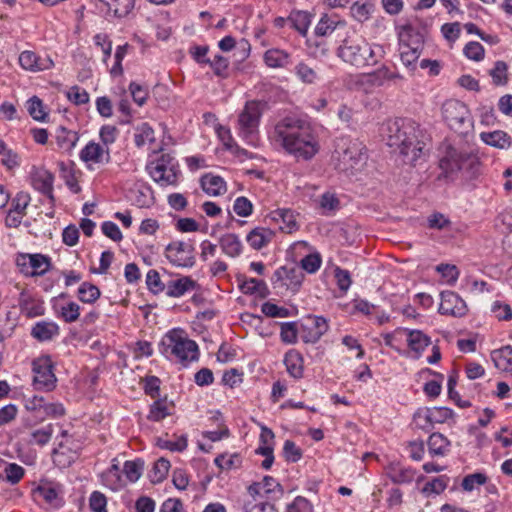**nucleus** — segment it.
<instances>
[{"label":"nucleus","mask_w":512,"mask_h":512,"mask_svg":"<svg viewBox=\"0 0 512 512\" xmlns=\"http://www.w3.org/2000/svg\"><path fill=\"white\" fill-rule=\"evenodd\" d=\"M269 138L296 159L310 160L320 149L311 125L296 116H286L279 120Z\"/></svg>","instance_id":"obj_1"},{"label":"nucleus","mask_w":512,"mask_h":512,"mask_svg":"<svg viewBox=\"0 0 512 512\" xmlns=\"http://www.w3.org/2000/svg\"><path fill=\"white\" fill-rule=\"evenodd\" d=\"M430 136L409 118H398L387 125V144L399 150L404 162L414 165L428 151Z\"/></svg>","instance_id":"obj_2"},{"label":"nucleus","mask_w":512,"mask_h":512,"mask_svg":"<svg viewBox=\"0 0 512 512\" xmlns=\"http://www.w3.org/2000/svg\"><path fill=\"white\" fill-rule=\"evenodd\" d=\"M384 55L382 46L370 45L366 39L356 31L347 33L342 44L337 49V56L344 62L364 68L376 65Z\"/></svg>","instance_id":"obj_3"},{"label":"nucleus","mask_w":512,"mask_h":512,"mask_svg":"<svg viewBox=\"0 0 512 512\" xmlns=\"http://www.w3.org/2000/svg\"><path fill=\"white\" fill-rule=\"evenodd\" d=\"M159 352L166 358L174 356L180 362L193 361L198 358V345L188 339L182 329H172L161 339Z\"/></svg>","instance_id":"obj_4"},{"label":"nucleus","mask_w":512,"mask_h":512,"mask_svg":"<svg viewBox=\"0 0 512 512\" xmlns=\"http://www.w3.org/2000/svg\"><path fill=\"white\" fill-rule=\"evenodd\" d=\"M146 170L161 187L177 186L181 176L177 160L169 153L162 154L156 161L149 162Z\"/></svg>","instance_id":"obj_5"},{"label":"nucleus","mask_w":512,"mask_h":512,"mask_svg":"<svg viewBox=\"0 0 512 512\" xmlns=\"http://www.w3.org/2000/svg\"><path fill=\"white\" fill-rule=\"evenodd\" d=\"M442 116L448 126L459 134H466L472 127L470 111L459 100L445 101L442 105Z\"/></svg>","instance_id":"obj_6"},{"label":"nucleus","mask_w":512,"mask_h":512,"mask_svg":"<svg viewBox=\"0 0 512 512\" xmlns=\"http://www.w3.org/2000/svg\"><path fill=\"white\" fill-rule=\"evenodd\" d=\"M261 116L260 102L255 100L246 102L238 116L239 135L248 143L253 144L256 139Z\"/></svg>","instance_id":"obj_7"},{"label":"nucleus","mask_w":512,"mask_h":512,"mask_svg":"<svg viewBox=\"0 0 512 512\" xmlns=\"http://www.w3.org/2000/svg\"><path fill=\"white\" fill-rule=\"evenodd\" d=\"M33 385L37 390L51 391L56 385V376L53 372V363L49 356L39 357L32 362Z\"/></svg>","instance_id":"obj_8"},{"label":"nucleus","mask_w":512,"mask_h":512,"mask_svg":"<svg viewBox=\"0 0 512 512\" xmlns=\"http://www.w3.org/2000/svg\"><path fill=\"white\" fill-rule=\"evenodd\" d=\"M16 265L26 277L44 275L50 268V258L43 254L19 253L16 256Z\"/></svg>","instance_id":"obj_9"},{"label":"nucleus","mask_w":512,"mask_h":512,"mask_svg":"<svg viewBox=\"0 0 512 512\" xmlns=\"http://www.w3.org/2000/svg\"><path fill=\"white\" fill-rule=\"evenodd\" d=\"M194 246L190 242L173 241L166 246V258L174 266L191 268L195 264Z\"/></svg>","instance_id":"obj_10"},{"label":"nucleus","mask_w":512,"mask_h":512,"mask_svg":"<svg viewBox=\"0 0 512 512\" xmlns=\"http://www.w3.org/2000/svg\"><path fill=\"white\" fill-rule=\"evenodd\" d=\"M304 279L303 271L296 266H281L273 274L271 281L274 288H283L296 293Z\"/></svg>","instance_id":"obj_11"},{"label":"nucleus","mask_w":512,"mask_h":512,"mask_svg":"<svg viewBox=\"0 0 512 512\" xmlns=\"http://www.w3.org/2000/svg\"><path fill=\"white\" fill-rule=\"evenodd\" d=\"M326 318L317 315H308L301 324V339L305 343H316L328 331Z\"/></svg>","instance_id":"obj_12"},{"label":"nucleus","mask_w":512,"mask_h":512,"mask_svg":"<svg viewBox=\"0 0 512 512\" xmlns=\"http://www.w3.org/2000/svg\"><path fill=\"white\" fill-rule=\"evenodd\" d=\"M474 162V156L458 152L454 148H449L446 152V155L440 160V168L442 169L445 177L452 178L453 175L457 172L463 170V165L465 163Z\"/></svg>","instance_id":"obj_13"},{"label":"nucleus","mask_w":512,"mask_h":512,"mask_svg":"<svg viewBox=\"0 0 512 512\" xmlns=\"http://www.w3.org/2000/svg\"><path fill=\"white\" fill-rule=\"evenodd\" d=\"M441 303L439 305V313L453 317H463L466 315L468 308L466 302L453 291H443L440 294Z\"/></svg>","instance_id":"obj_14"},{"label":"nucleus","mask_w":512,"mask_h":512,"mask_svg":"<svg viewBox=\"0 0 512 512\" xmlns=\"http://www.w3.org/2000/svg\"><path fill=\"white\" fill-rule=\"evenodd\" d=\"M396 332L406 334V341L409 349L414 352V358L419 359L423 351L431 344V338L421 330H410L406 328H398Z\"/></svg>","instance_id":"obj_15"},{"label":"nucleus","mask_w":512,"mask_h":512,"mask_svg":"<svg viewBox=\"0 0 512 512\" xmlns=\"http://www.w3.org/2000/svg\"><path fill=\"white\" fill-rule=\"evenodd\" d=\"M53 183L54 175L48 170L41 169L32 175L33 187L49 199L51 207L55 205Z\"/></svg>","instance_id":"obj_16"},{"label":"nucleus","mask_w":512,"mask_h":512,"mask_svg":"<svg viewBox=\"0 0 512 512\" xmlns=\"http://www.w3.org/2000/svg\"><path fill=\"white\" fill-rule=\"evenodd\" d=\"M424 45L423 34L412 25H404L399 32V47L422 52Z\"/></svg>","instance_id":"obj_17"},{"label":"nucleus","mask_w":512,"mask_h":512,"mask_svg":"<svg viewBox=\"0 0 512 512\" xmlns=\"http://www.w3.org/2000/svg\"><path fill=\"white\" fill-rule=\"evenodd\" d=\"M393 79H402V76L399 73L391 72L386 66H382L371 73H365L360 76L361 83L371 87H380L387 80Z\"/></svg>","instance_id":"obj_18"},{"label":"nucleus","mask_w":512,"mask_h":512,"mask_svg":"<svg viewBox=\"0 0 512 512\" xmlns=\"http://www.w3.org/2000/svg\"><path fill=\"white\" fill-rule=\"evenodd\" d=\"M365 147L358 141H348L340 155L341 161L349 164L351 168L363 162L366 157L364 153Z\"/></svg>","instance_id":"obj_19"},{"label":"nucleus","mask_w":512,"mask_h":512,"mask_svg":"<svg viewBox=\"0 0 512 512\" xmlns=\"http://www.w3.org/2000/svg\"><path fill=\"white\" fill-rule=\"evenodd\" d=\"M199 288V284L189 276H182L176 280H170L166 285V295L179 298L189 291Z\"/></svg>","instance_id":"obj_20"},{"label":"nucleus","mask_w":512,"mask_h":512,"mask_svg":"<svg viewBox=\"0 0 512 512\" xmlns=\"http://www.w3.org/2000/svg\"><path fill=\"white\" fill-rule=\"evenodd\" d=\"M266 218H270L273 222L281 223L279 228L286 233H292L298 229L295 214L291 209L281 208L274 210Z\"/></svg>","instance_id":"obj_21"},{"label":"nucleus","mask_w":512,"mask_h":512,"mask_svg":"<svg viewBox=\"0 0 512 512\" xmlns=\"http://www.w3.org/2000/svg\"><path fill=\"white\" fill-rule=\"evenodd\" d=\"M385 471L387 477L398 485L409 484L415 477V471L411 467L402 466L400 463H390Z\"/></svg>","instance_id":"obj_22"},{"label":"nucleus","mask_w":512,"mask_h":512,"mask_svg":"<svg viewBox=\"0 0 512 512\" xmlns=\"http://www.w3.org/2000/svg\"><path fill=\"white\" fill-rule=\"evenodd\" d=\"M275 233L269 228L256 227L246 236V241L254 250H260L271 242Z\"/></svg>","instance_id":"obj_23"},{"label":"nucleus","mask_w":512,"mask_h":512,"mask_svg":"<svg viewBox=\"0 0 512 512\" xmlns=\"http://www.w3.org/2000/svg\"><path fill=\"white\" fill-rule=\"evenodd\" d=\"M174 409V403L168 401L167 397L156 398V400L150 405L149 414L147 419L153 422H159L170 416Z\"/></svg>","instance_id":"obj_24"},{"label":"nucleus","mask_w":512,"mask_h":512,"mask_svg":"<svg viewBox=\"0 0 512 512\" xmlns=\"http://www.w3.org/2000/svg\"><path fill=\"white\" fill-rule=\"evenodd\" d=\"M200 185L203 191L209 196H219L226 192V183L223 178L211 173L201 177Z\"/></svg>","instance_id":"obj_25"},{"label":"nucleus","mask_w":512,"mask_h":512,"mask_svg":"<svg viewBox=\"0 0 512 512\" xmlns=\"http://www.w3.org/2000/svg\"><path fill=\"white\" fill-rule=\"evenodd\" d=\"M104 154H106V162H109V150L104 151L99 143L89 142L80 152V158L84 162L102 163Z\"/></svg>","instance_id":"obj_26"},{"label":"nucleus","mask_w":512,"mask_h":512,"mask_svg":"<svg viewBox=\"0 0 512 512\" xmlns=\"http://www.w3.org/2000/svg\"><path fill=\"white\" fill-rule=\"evenodd\" d=\"M451 442L442 433H432L427 441L428 451L432 457L445 456L449 452Z\"/></svg>","instance_id":"obj_27"},{"label":"nucleus","mask_w":512,"mask_h":512,"mask_svg":"<svg viewBox=\"0 0 512 512\" xmlns=\"http://www.w3.org/2000/svg\"><path fill=\"white\" fill-rule=\"evenodd\" d=\"M59 334V326L54 322L40 321L31 329V335L40 342L52 340Z\"/></svg>","instance_id":"obj_28"},{"label":"nucleus","mask_w":512,"mask_h":512,"mask_svg":"<svg viewBox=\"0 0 512 512\" xmlns=\"http://www.w3.org/2000/svg\"><path fill=\"white\" fill-rule=\"evenodd\" d=\"M222 252L229 257H237L242 253V242L238 235L227 233L219 238Z\"/></svg>","instance_id":"obj_29"},{"label":"nucleus","mask_w":512,"mask_h":512,"mask_svg":"<svg viewBox=\"0 0 512 512\" xmlns=\"http://www.w3.org/2000/svg\"><path fill=\"white\" fill-rule=\"evenodd\" d=\"M284 364L287 372L294 379H301L303 377V357L295 350H290L285 354Z\"/></svg>","instance_id":"obj_30"},{"label":"nucleus","mask_w":512,"mask_h":512,"mask_svg":"<svg viewBox=\"0 0 512 512\" xmlns=\"http://www.w3.org/2000/svg\"><path fill=\"white\" fill-rule=\"evenodd\" d=\"M481 140L492 147L505 149L511 146V137L502 130L493 132H482L480 134Z\"/></svg>","instance_id":"obj_31"},{"label":"nucleus","mask_w":512,"mask_h":512,"mask_svg":"<svg viewBox=\"0 0 512 512\" xmlns=\"http://www.w3.org/2000/svg\"><path fill=\"white\" fill-rule=\"evenodd\" d=\"M103 2L108 11L117 18L128 16L135 7V0H99Z\"/></svg>","instance_id":"obj_32"},{"label":"nucleus","mask_w":512,"mask_h":512,"mask_svg":"<svg viewBox=\"0 0 512 512\" xmlns=\"http://www.w3.org/2000/svg\"><path fill=\"white\" fill-rule=\"evenodd\" d=\"M491 358L498 369L508 371L512 368V346L506 345L491 352Z\"/></svg>","instance_id":"obj_33"},{"label":"nucleus","mask_w":512,"mask_h":512,"mask_svg":"<svg viewBox=\"0 0 512 512\" xmlns=\"http://www.w3.org/2000/svg\"><path fill=\"white\" fill-rule=\"evenodd\" d=\"M78 139H79V136H78L77 132L68 130L63 126H60L56 130L57 145L60 149H62L64 151H68V152L71 151L75 147Z\"/></svg>","instance_id":"obj_34"},{"label":"nucleus","mask_w":512,"mask_h":512,"mask_svg":"<svg viewBox=\"0 0 512 512\" xmlns=\"http://www.w3.org/2000/svg\"><path fill=\"white\" fill-rule=\"evenodd\" d=\"M264 61L271 68H282L290 63V55L284 50L269 49L264 54Z\"/></svg>","instance_id":"obj_35"},{"label":"nucleus","mask_w":512,"mask_h":512,"mask_svg":"<svg viewBox=\"0 0 512 512\" xmlns=\"http://www.w3.org/2000/svg\"><path fill=\"white\" fill-rule=\"evenodd\" d=\"M239 288L244 294L252 295L258 293L261 297H266L268 295L266 283L263 280L256 278L243 280L240 283Z\"/></svg>","instance_id":"obj_36"},{"label":"nucleus","mask_w":512,"mask_h":512,"mask_svg":"<svg viewBox=\"0 0 512 512\" xmlns=\"http://www.w3.org/2000/svg\"><path fill=\"white\" fill-rule=\"evenodd\" d=\"M100 296V289L90 282H83L78 288V299L83 303L93 304Z\"/></svg>","instance_id":"obj_37"},{"label":"nucleus","mask_w":512,"mask_h":512,"mask_svg":"<svg viewBox=\"0 0 512 512\" xmlns=\"http://www.w3.org/2000/svg\"><path fill=\"white\" fill-rule=\"evenodd\" d=\"M374 5L369 1H356L350 7L352 17L358 22H365L370 18Z\"/></svg>","instance_id":"obj_38"},{"label":"nucleus","mask_w":512,"mask_h":512,"mask_svg":"<svg viewBox=\"0 0 512 512\" xmlns=\"http://www.w3.org/2000/svg\"><path fill=\"white\" fill-rule=\"evenodd\" d=\"M170 462L164 457L159 458L149 472V479L152 483L162 482L168 475Z\"/></svg>","instance_id":"obj_39"},{"label":"nucleus","mask_w":512,"mask_h":512,"mask_svg":"<svg viewBox=\"0 0 512 512\" xmlns=\"http://www.w3.org/2000/svg\"><path fill=\"white\" fill-rule=\"evenodd\" d=\"M292 26L303 36L306 35L311 23V15L306 11H296L289 17Z\"/></svg>","instance_id":"obj_40"},{"label":"nucleus","mask_w":512,"mask_h":512,"mask_svg":"<svg viewBox=\"0 0 512 512\" xmlns=\"http://www.w3.org/2000/svg\"><path fill=\"white\" fill-rule=\"evenodd\" d=\"M27 110L29 115L38 122H45L48 114L44 110V104L42 100L33 96L27 101Z\"/></svg>","instance_id":"obj_41"},{"label":"nucleus","mask_w":512,"mask_h":512,"mask_svg":"<svg viewBox=\"0 0 512 512\" xmlns=\"http://www.w3.org/2000/svg\"><path fill=\"white\" fill-rule=\"evenodd\" d=\"M261 486L264 494L270 499H279L284 493L281 484L271 476H265Z\"/></svg>","instance_id":"obj_42"},{"label":"nucleus","mask_w":512,"mask_h":512,"mask_svg":"<svg viewBox=\"0 0 512 512\" xmlns=\"http://www.w3.org/2000/svg\"><path fill=\"white\" fill-rule=\"evenodd\" d=\"M508 65L504 61H496L494 67L490 70L489 75L492 77L493 84L503 86L508 83Z\"/></svg>","instance_id":"obj_43"},{"label":"nucleus","mask_w":512,"mask_h":512,"mask_svg":"<svg viewBox=\"0 0 512 512\" xmlns=\"http://www.w3.org/2000/svg\"><path fill=\"white\" fill-rule=\"evenodd\" d=\"M154 130L148 123H142L136 128L134 142L137 147H142L146 142H154Z\"/></svg>","instance_id":"obj_44"},{"label":"nucleus","mask_w":512,"mask_h":512,"mask_svg":"<svg viewBox=\"0 0 512 512\" xmlns=\"http://www.w3.org/2000/svg\"><path fill=\"white\" fill-rule=\"evenodd\" d=\"M413 419L416 426L426 432L432 430L434 427L429 407L419 408L414 413Z\"/></svg>","instance_id":"obj_45"},{"label":"nucleus","mask_w":512,"mask_h":512,"mask_svg":"<svg viewBox=\"0 0 512 512\" xmlns=\"http://www.w3.org/2000/svg\"><path fill=\"white\" fill-rule=\"evenodd\" d=\"M144 469V461L136 459L133 461H126L124 463L123 471L130 482H136L142 475Z\"/></svg>","instance_id":"obj_46"},{"label":"nucleus","mask_w":512,"mask_h":512,"mask_svg":"<svg viewBox=\"0 0 512 512\" xmlns=\"http://www.w3.org/2000/svg\"><path fill=\"white\" fill-rule=\"evenodd\" d=\"M448 482L449 478L446 475L435 477L424 485L422 492L426 495L432 493L439 495L447 488Z\"/></svg>","instance_id":"obj_47"},{"label":"nucleus","mask_w":512,"mask_h":512,"mask_svg":"<svg viewBox=\"0 0 512 512\" xmlns=\"http://www.w3.org/2000/svg\"><path fill=\"white\" fill-rule=\"evenodd\" d=\"M157 445L172 452H183L188 446V440L186 435H181L175 441L158 439Z\"/></svg>","instance_id":"obj_48"},{"label":"nucleus","mask_w":512,"mask_h":512,"mask_svg":"<svg viewBox=\"0 0 512 512\" xmlns=\"http://www.w3.org/2000/svg\"><path fill=\"white\" fill-rule=\"evenodd\" d=\"M53 425L48 424L40 429H37L31 433L32 440L30 443L37 444L39 446L46 445L52 438Z\"/></svg>","instance_id":"obj_49"},{"label":"nucleus","mask_w":512,"mask_h":512,"mask_svg":"<svg viewBox=\"0 0 512 512\" xmlns=\"http://www.w3.org/2000/svg\"><path fill=\"white\" fill-rule=\"evenodd\" d=\"M400 59L403 65L410 71L413 72L416 69L417 61L421 55V51L411 50L399 47Z\"/></svg>","instance_id":"obj_50"},{"label":"nucleus","mask_w":512,"mask_h":512,"mask_svg":"<svg viewBox=\"0 0 512 512\" xmlns=\"http://www.w3.org/2000/svg\"><path fill=\"white\" fill-rule=\"evenodd\" d=\"M297 323L296 322H284L281 323L280 337L282 342L286 344H294L297 342Z\"/></svg>","instance_id":"obj_51"},{"label":"nucleus","mask_w":512,"mask_h":512,"mask_svg":"<svg viewBox=\"0 0 512 512\" xmlns=\"http://www.w3.org/2000/svg\"><path fill=\"white\" fill-rule=\"evenodd\" d=\"M146 285L153 294L161 293L166 289V285L161 281L159 273L154 269L147 272Z\"/></svg>","instance_id":"obj_52"},{"label":"nucleus","mask_w":512,"mask_h":512,"mask_svg":"<svg viewBox=\"0 0 512 512\" xmlns=\"http://www.w3.org/2000/svg\"><path fill=\"white\" fill-rule=\"evenodd\" d=\"M4 473L6 481L12 485H15L19 483L21 479L24 477L25 469L16 463H9L5 467Z\"/></svg>","instance_id":"obj_53"},{"label":"nucleus","mask_w":512,"mask_h":512,"mask_svg":"<svg viewBox=\"0 0 512 512\" xmlns=\"http://www.w3.org/2000/svg\"><path fill=\"white\" fill-rule=\"evenodd\" d=\"M30 201V195L27 192L20 191L14 198H12L9 210L26 215V209L30 204Z\"/></svg>","instance_id":"obj_54"},{"label":"nucleus","mask_w":512,"mask_h":512,"mask_svg":"<svg viewBox=\"0 0 512 512\" xmlns=\"http://www.w3.org/2000/svg\"><path fill=\"white\" fill-rule=\"evenodd\" d=\"M261 311L268 317L271 318H284L289 317L291 315L290 310L285 307L277 306L271 302H265L262 304Z\"/></svg>","instance_id":"obj_55"},{"label":"nucleus","mask_w":512,"mask_h":512,"mask_svg":"<svg viewBox=\"0 0 512 512\" xmlns=\"http://www.w3.org/2000/svg\"><path fill=\"white\" fill-rule=\"evenodd\" d=\"M39 56L33 51H23L19 55V64L25 70L38 71Z\"/></svg>","instance_id":"obj_56"},{"label":"nucleus","mask_w":512,"mask_h":512,"mask_svg":"<svg viewBox=\"0 0 512 512\" xmlns=\"http://www.w3.org/2000/svg\"><path fill=\"white\" fill-rule=\"evenodd\" d=\"M322 263V259L319 253H312L306 255L301 260V270H305L306 272L312 274L318 271Z\"/></svg>","instance_id":"obj_57"},{"label":"nucleus","mask_w":512,"mask_h":512,"mask_svg":"<svg viewBox=\"0 0 512 512\" xmlns=\"http://www.w3.org/2000/svg\"><path fill=\"white\" fill-rule=\"evenodd\" d=\"M487 476L484 473H473L465 476L462 480V488L465 491L471 492L475 489L476 485H483L487 482Z\"/></svg>","instance_id":"obj_58"},{"label":"nucleus","mask_w":512,"mask_h":512,"mask_svg":"<svg viewBox=\"0 0 512 512\" xmlns=\"http://www.w3.org/2000/svg\"><path fill=\"white\" fill-rule=\"evenodd\" d=\"M233 210L240 217H248L253 212V204L248 198L240 196L235 199Z\"/></svg>","instance_id":"obj_59"},{"label":"nucleus","mask_w":512,"mask_h":512,"mask_svg":"<svg viewBox=\"0 0 512 512\" xmlns=\"http://www.w3.org/2000/svg\"><path fill=\"white\" fill-rule=\"evenodd\" d=\"M430 414L434 425L445 423L447 420L453 418L454 411L448 407H432L430 408Z\"/></svg>","instance_id":"obj_60"},{"label":"nucleus","mask_w":512,"mask_h":512,"mask_svg":"<svg viewBox=\"0 0 512 512\" xmlns=\"http://www.w3.org/2000/svg\"><path fill=\"white\" fill-rule=\"evenodd\" d=\"M106 506L107 498L103 493L99 491L91 493L89 498V507L92 512H108Z\"/></svg>","instance_id":"obj_61"},{"label":"nucleus","mask_w":512,"mask_h":512,"mask_svg":"<svg viewBox=\"0 0 512 512\" xmlns=\"http://www.w3.org/2000/svg\"><path fill=\"white\" fill-rule=\"evenodd\" d=\"M283 456L286 461L295 463L302 457V451L292 440H286L283 446Z\"/></svg>","instance_id":"obj_62"},{"label":"nucleus","mask_w":512,"mask_h":512,"mask_svg":"<svg viewBox=\"0 0 512 512\" xmlns=\"http://www.w3.org/2000/svg\"><path fill=\"white\" fill-rule=\"evenodd\" d=\"M337 25V22L327 15H323L315 28V34L317 36H327L337 28Z\"/></svg>","instance_id":"obj_63"},{"label":"nucleus","mask_w":512,"mask_h":512,"mask_svg":"<svg viewBox=\"0 0 512 512\" xmlns=\"http://www.w3.org/2000/svg\"><path fill=\"white\" fill-rule=\"evenodd\" d=\"M286 512H313V506L305 497L297 496L293 502L287 506Z\"/></svg>","instance_id":"obj_64"}]
</instances>
